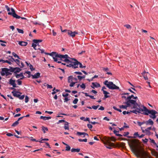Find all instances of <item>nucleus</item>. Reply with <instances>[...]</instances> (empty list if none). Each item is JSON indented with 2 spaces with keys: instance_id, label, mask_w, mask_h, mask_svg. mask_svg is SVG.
Returning a JSON list of instances; mask_svg holds the SVG:
<instances>
[{
  "instance_id": "a18cd8bd",
  "label": "nucleus",
  "mask_w": 158,
  "mask_h": 158,
  "mask_svg": "<svg viewBox=\"0 0 158 158\" xmlns=\"http://www.w3.org/2000/svg\"><path fill=\"white\" fill-rule=\"evenodd\" d=\"M63 58L64 59H66V58H69L70 59H71L72 58H70V57H69L68 56V55L67 54H65L64 55H63Z\"/></svg>"
},
{
  "instance_id": "6ab92c4d",
  "label": "nucleus",
  "mask_w": 158,
  "mask_h": 158,
  "mask_svg": "<svg viewBox=\"0 0 158 158\" xmlns=\"http://www.w3.org/2000/svg\"><path fill=\"white\" fill-rule=\"evenodd\" d=\"M40 119H43L44 120H46L51 119V117L50 116L47 117L42 116L40 117Z\"/></svg>"
},
{
  "instance_id": "4468645a",
  "label": "nucleus",
  "mask_w": 158,
  "mask_h": 158,
  "mask_svg": "<svg viewBox=\"0 0 158 158\" xmlns=\"http://www.w3.org/2000/svg\"><path fill=\"white\" fill-rule=\"evenodd\" d=\"M40 73L38 72L35 73L34 75H31L32 79H37L40 77Z\"/></svg>"
},
{
  "instance_id": "393cba45",
  "label": "nucleus",
  "mask_w": 158,
  "mask_h": 158,
  "mask_svg": "<svg viewBox=\"0 0 158 158\" xmlns=\"http://www.w3.org/2000/svg\"><path fill=\"white\" fill-rule=\"evenodd\" d=\"M111 140L112 141H115L116 139L114 137H111L110 138H109L107 139H106V141H110Z\"/></svg>"
},
{
  "instance_id": "c85d7f7f",
  "label": "nucleus",
  "mask_w": 158,
  "mask_h": 158,
  "mask_svg": "<svg viewBox=\"0 0 158 158\" xmlns=\"http://www.w3.org/2000/svg\"><path fill=\"white\" fill-rule=\"evenodd\" d=\"M43 41L42 40H36V39H34L33 40V42L36 44L37 43H39V42H41Z\"/></svg>"
},
{
  "instance_id": "79ce46f5",
  "label": "nucleus",
  "mask_w": 158,
  "mask_h": 158,
  "mask_svg": "<svg viewBox=\"0 0 158 158\" xmlns=\"http://www.w3.org/2000/svg\"><path fill=\"white\" fill-rule=\"evenodd\" d=\"M99 105H98L97 106H92V109L94 110H96L99 107Z\"/></svg>"
},
{
  "instance_id": "774afa93",
  "label": "nucleus",
  "mask_w": 158,
  "mask_h": 158,
  "mask_svg": "<svg viewBox=\"0 0 158 158\" xmlns=\"http://www.w3.org/2000/svg\"><path fill=\"white\" fill-rule=\"evenodd\" d=\"M69 94L68 93H66V94H64V93H63L62 94V96L63 97H67V96L69 95Z\"/></svg>"
},
{
  "instance_id": "9d476101",
  "label": "nucleus",
  "mask_w": 158,
  "mask_h": 158,
  "mask_svg": "<svg viewBox=\"0 0 158 158\" xmlns=\"http://www.w3.org/2000/svg\"><path fill=\"white\" fill-rule=\"evenodd\" d=\"M8 71H9L8 68H2L1 69V71L0 72V74L2 76H6Z\"/></svg>"
},
{
  "instance_id": "f03ea898",
  "label": "nucleus",
  "mask_w": 158,
  "mask_h": 158,
  "mask_svg": "<svg viewBox=\"0 0 158 158\" xmlns=\"http://www.w3.org/2000/svg\"><path fill=\"white\" fill-rule=\"evenodd\" d=\"M136 108L135 110H131V113L137 114L138 113H141V112H146V109L147 108L143 105H141L138 104V105H136Z\"/></svg>"
},
{
  "instance_id": "3c124183",
  "label": "nucleus",
  "mask_w": 158,
  "mask_h": 158,
  "mask_svg": "<svg viewBox=\"0 0 158 158\" xmlns=\"http://www.w3.org/2000/svg\"><path fill=\"white\" fill-rule=\"evenodd\" d=\"M124 27H126L127 29H131V27L129 24H126L124 25Z\"/></svg>"
},
{
  "instance_id": "72a5a7b5",
  "label": "nucleus",
  "mask_w": 158,
  "mask_h": 158,
  "mask_svg": "<svg viewBox=\"0 0 158 158\" xmlns=\"http://www.w3.org/2000/svg\"><path fill=\"white\" fill-rule=\"evenodd\" d=\"M17 30L18 31V32L20 33L23 34L24 33V31L22 29H20L19 28H17Z\"/></svg>"
},
{
  "instance_id": "aec40b11",
  "label": "nucleus",
  "mask_w": 158,
  "mask_h": 158,
  "mask_svg": "<svg viewBox=\"0 0 158 158\" xmlns=\"http://www.w3.org/2000/svg\"><path fill=\"white\" fill-rule=\"evenodd\" d=\"M55 57L56 58V57H58L59 58H60V60H62V58H63V55H61L60 54H58L56 53V55H55Z\"/></svg>"
},
{
  "instance_id": "603ef678",
  "label": "nucleus",
  "mask_w": 158,
  "mask_h": 158,
  "mask_svg": "<svg viewBox=\"0 0 158 158\" xmlns=\"http://www.w3.org/2000/svg\"><path fill=\"white\" fill-rule=\"evenodd\" d=\"M66 121H65L64 120H59L58 122L57 123V124H58L60 123H63V122H64L65 123V122H66Z\"/></svg>"
},
{
  "instance_id": "9b49d317",
  "label": "nucleus",
  "mask_w": 158,
  "mask_h": 158,
  "mask_svg": "<svg viewBox=\"0 0 158 158\" xmlns=\"http://www.w3.org/2000/svg\"><path fill=\"white\" fill-rule=\"evenodd\" d=\"M12 94H13V95L15 97L19 98L20 96V95H21L22 93L17 91H15V90L11 92Z\"/></svg>"
},
{
  "instance_id": "0eeeda50",
  "label": "nucleus",
  "mask_w": 158,
  "mask_h": 158,
  "mask_svg": "<svg viewBox=\"0 0 158 158\" xmlns=\"http://www.w3.org/2000/svg\"><path fill=\"white\" fill-rule=\"evenodd\" d=\"M15 80H12V78L10 79L9 81V83L10 85H12L13 87H10V89L11 90H15L14 88L18 87L16 86V85L15 83Z\"/></svg>"
},
{
  "instance_id": "bb28decb",
  "label": "nucleus",
  "mask_w": 158,
  "mask_h": 158,
  "mask_svg": "<svg viewBox=\"0 0 158 158\" xmlns=\"http://www.w3.org/2000/svg\"><path fill=\"white\" fill-rule=\"evenodd\" d=\"M42 130L43 131L44 133H46V131H48V129L47 127L42 126Z\"/></svg>"
},
{
  "instance_id": "c756f323",
  "label": "nucleus",
  "mask_w": 158,
  "mask_h": 158,
  "mask_svg": "<svg viewBox=\"0 0 158 158\" xmlns=\"http://www.w3.org/2000/svg\"><path fill=\"white\" fill-rule=\"evenodd\" d=\"M73 76H70L68 77V82L70 83L72 81L73 79Z\"/></svg>"
},
{
  "instance_id": "69168bd1",
  "label": "nucleus",
  "mask_w": 158,
  "mask_h": 158,
  "mask_svg": "<svg viewBox=\"0 0 158 158\" xmlns=\"http://www.w3.org/2000/svg\"><path fill=\"white\" fill-rule=\"evenodd\" d=\"M87 126L88 128L89 129H91L93 127L90 124H88Z\"/></svg>"
},
{
  "instance_id": "cd10ccee",
  "label": "nucleus",
  "mask_w": 158,
  "mask_h": 158,
  "mask_svg": "<svg viewBox=\"0 0 158 158\" xmlns=\"http://www.w3.org/2000/svg\"><path fill=\"white\" fill-rule=\"evenodd\" d=\"M9 69H8L9 71L11 72L14 73V71H15V67L13 68L11 66H9Z\"/></svg>"
},
{
  "instance_id": "2eb2a0df",
  "label": "nucleus",
  "mask_w": 158,
  "mask_h": 158,
  "mask_svg": "<svg viewBox=\"0 0 158 158\" xmlns=\"http://www.w3.org/2000/svg\"><path fill=\"white\" fill-rule=\"evenodd\" d=\"M153 123V122L151 119H149L148 120L146 121L145 122V124L147 125L150 124V125H152Z\"/></svg>"
},
{
  "instance_id": "dca6fc26",
  "label": "nucleus",
  "mask_w": 158,
  "mask_h": 158,
  "mask_svg": "<svg viewBox=\"0 0 158 158\" xmlns=\"http://www.w3.org/2000/svg\"><path fill=\"white\" fill-rule=\"evenodd\" d=\"M124 103L126 104L127 105H120L119 106V108L120 109L123 108L126 109H127V107H129V106H128L127 103V102H124Z\"/></svg>"
},
{
  "instance_id": "052dcab7",
  "label": "nucleus",
  "mask_w": 158,
  "mask_h": 158,
  "mask_svg": "<svg viewBox=\"0 0 158 158\" xmlns=\"http://www.w3.org/2000/svg\"><path fill=\"white\" fill-rule=\"evenodd\" d=\"M134 96L133 95H131V96H129L127 97V99H131L132 98H133Z\"/></svg>"
},
{
  "instance_id": "1a4fd4ad",
  "label": "nucleus",
  "mask_w": 158,
  "mask_h": 158,
  "mask_svg": "<svg viewBox=\"0 0 158 158\" xmlns=\"http://www.w3.org/2000/svg\"><path fill=\"white\" fill-rule=\"evenodd\" d=\"M67 34L69 36L73 38L76 35L78 34V33L76 31L73 32L71 30H69L68 31Z\"/></svg>"
},
{
  "instance_id": "f704fd0d",
  "label": "nucleus",
  "mask_w": 158,
  "mask_h": 158,
  "mask_svg": "<svg viewBox=\"0 0 158 158\" xmlns=\"http://www.w3.org/2000/svg\"><path fill=\"white\" fill-rule=\"evenodd\" d=\"M78 65H79V67L80 68H85L86 66H83L82 65V64L80 63V62L78 61Z\"/></svg>"
},
{
  "instance_id": "49530a36",
  "label": "nucleus",
  "mask_w": 158,
  "mask_h": 158,
  "mask_svg": "<svg viewBox=\"0 0 158 158\" xmlns=\"http://www.w3.org/2000/svg\"><path fill=\"white\" fill-rule=\"evenodd\" d=\"M65 61H66V62L67 64H69V63H71L72 62V61L69 60L68 58L65 59Z\"/></svg>"
},
{
  "instance_id": "6e6d98bb",
  "label": "nucleus",
  "mask_w": 158,
  "mask_h": 158,
  "mask_svg": "<svg viewBox=\"0 0 158 158\" xmlns=\"http://www.w3.org/2000/svg\"><path fill=\"white\" fill-rule=\"evenodd\" d=\"M29 101V98L27 96H26L25 98V102L27 103Z\"/></svg>"
},
{
  "instance_id": "5fc2aeb1",
  "label": "nucleus",
  "mask_w": 158,
  "mask_h": 158,
  "mask_svg": "<svg viewBox=\"0 0 158 158\" xmlns=\"http://www.w3.org/2000/svg\"><path fill=\"white\" fill-rule=\"evenodd\" d=\"M20 77H21L20 78V79L21 80H23L25 78V77L23 75V73H21Z\"/></svg>"
},
{
  "instance_id": "37998d69",
  "label": "nucleus",
  "mask_w": 158,
  "mask_h": 158,
  "mask_svg": "<svg viewBox=\"0 0 158 158\" xmlns=\"http://www.w3.org/2000/svg\"><path fill=\"white\" fill-rule=\"evenodd\" d=\"M78 101V100L77 98H75L73 101V102L74 104H76L77 103Z\"/></svg>"
},
{
  "instance_id": "e433bc0d",
  "label": "nucleus",
  "mask_w": 158,
  "mask_h": 158,
  "mask_svg": "<svg viewBox=\"0 0 158 158\" xmlns=\"http://www.w3.org/2000/svg\"><path fill=\"white\" fill-rule=\"evenodd\" d=\"M21 79H18L17 81V82L18 83V84L19 85H22V81L20 80Z\"/></svg>"
},
{
  "instance_id": "423d86ee",
  "label": "nucleus",
  "mask_w": 158,
  "mask_h": 158,
  "mask_svg": "<svg viewBox=\"0 0 158 158\" xmlns=\"http://www.w3.org/2000/svg\"><path fill=\"white\" fill-rule=\"evenodd\" d=\"M126 102L129 107L131 106V104L133 105V107L131 108V109L136 108V105H138V103L136 102V101L134 100L127 99V101Z\"/></svg>"
},
{
  "instance_id": "de8ad7c7",
  "label": "nucleus",
  "mask_w": 158,
  "mask_h": 158,
  "mask_svg": "<svg viewBox=\"0 0 158 158\" xmlns=\"http://www.w3.org/2000/svg\"><path fill=\"white\" fill-rule=\"evenodd\" d=\"M80 87L81 88L84 89H85L86 87L85 84L83 83L81 85H80Z\"/></svg>"
},
{
  "instance_id": "4be33fe9",
  "label": "nucleus",
  "mask_w": 158,
  "mask_h": 158,
  "mask_svg": "<svg viewBox=\"0 0 158 158\" xmlns=\"http://www.w3.org/2000/svg\"><path fill=\"white\" fill-rule=\"evenodd\" d=\"M22 69L19 67H15V71H14V74H16L19 73Z\"/></svg>"
},
{
  "instance_id": "412c9836",
  "label": "nucleus",
  "mask_w": 158,
  "mask_h": 158,
  "mask_svg": "<svg viewBox=\"0 0 158 158\" xmlns=\"http://www.w3.org/2000/svg\"><path fill=\"white\" fill-rule=\"evenodd\" d=\"M82 93L85 94V95L86 97H89L91 98L92 99H95V98H94V96L92 95H89L88 94V93H84V92H82Z\"/></svg>"
},
{
  "instance_id": "f3484780",
  "label": "nucleus",
  "mask_w": 158,
  "mask_h": 158,
  "mask_svg": "<svg viewBox=\"0 0 158 158\" xmlns=\"http://www.w3.org/2000/svg\"><path fill=\"white\" fill-rule=\"evenodd\" d=\"M45 54L47 55H49L52 57L53 58V57H55V55H56V52H52L51 53H45Z\"/></svg>"
},
{
  "instance_id": "5701e85b",
  "label": "nucleus",
  "mask_w": 158,
  "mask_h": 158,
  "mask_svg": "<svg viewBox=\"0 0 158 158\" xmlns=\"http://www.w3.org/2000/svg\"><path fill=\"white\" fill-rule=\"evenodd\" d=\"M80 149L78 148H77V149L72 148L71 149V152H80Z\"/></svg>"
},
{
  "instance_id": "338daca9",
  "label": "nucleus",
  "mask_w": 158,
  "mask_h": 158,
  "mask_svg": "<svg viewBox=\"0 0 158 158\" xmlns=\"http://www.w3.org/2000/svg\"><path fill=\"white\" fill-rule=\"evenodd\" d=\"M103 70L107 72L109 70V69L108 68H102Z\"/></svg>"
},
{
  "instance_id": "2f4dec72",
  "label": "nucleus",
  "mask_w": 158,
  "mask_h": 158,
  "mask_svg": "<svg viewBox=\"0 0 158 158\" xmlns=\"http://www.w3.org/2000/svg\"><path fill=\"white\" fill-rule=\"evenodd\" d=\"M149 139L151 143H153L155 146H156V143L155 142V141L154 139L151 138H149Z\"/></svg>"
},
{
  "instance_id": "58836bf2",
  "label": "nucleus",
  "mask_w": 158,
  "mask_h": 158,
  "mask_svg": "<svg viewBox=\"0 0 158 158\" xmlns=\"http://www.w3.org/2000/svg\"><path fill=\"white\" fill-rule=\"evenodd\" d=\"M53 59H54V61L58 63L61 64V62L60 61H58V60L55 57H53Z\"/></svg>"
},
{
  "instance_id": "c03bdc74",
  "label": "nucleus",
  "mask_w": 158,
  "mask_h": 158,
  "mask_svg": "<svg viewBox=\"0 0 158 158\" xmlns=\"http://www.w3.org/2000/svg\"><path fill=\"white\" fill-rule=\"evenodd\" d=\"M30 67V69L31 70V71H34L35 70V68H33V67L32 65L31 64H30V65H29Z\"/></svg>"
},
{
  "instance_id": "0e129e2a",
  "label": "nucleus",
  "mask_w": 158,
  "mask_h": 158,
  "mask_svg": "<svg viewBox=\"0 0 158 158\" xmlns=\"http://www.w3.org/2000/svg\"><path fill=\"white\" fill-rule=\"evenodd\" d=\"M69 100H70V99H69L68 97H65L64 99V102H66Z\"/></svg>"
},
{
  "instance_id": "a19ab883",
  "label": "nucleus",
  "mask_w": 158,
  "mask_h": 158,
  "mask_svg": "<svg viewBox=\"0 0 158 158\" xmlns=\"http://www.w3.org/2000/svg\"><path fill=\"white\" fill-rule=\"evenodd\" d=\"M14 75L17 78H19L21 76V73L20 74H18L17 73L16 74H14Z\"/></svg>"
},
{
  "instance_id": "864d4df0",
  "label": "nucleus",
  "mask_w": 158,
  "mask_h": 158,
  "mask_svg": "<svg viewBox=\"0 0 158 158\" xmlns=\"http://www.w3.org/2000/svg\"><path fill=\"white\" fill-rule=\"evenodd\" d=\"M142 140L143 143H146L148 142V139L147 138H145L144 139H142Z\"/></svg>"
},
{
  "instance_id": "20e7f679",
  "label": "nucleus",
  "mask_w": 158,
  "mask_h": 158,
  "mask_svg": "<svg viewBox=\"0 0 158 158\" xmlns=\"http://www.w3.org/2000/svg\"><path fill=\"white\" fill-rule=\"evenodd\" d=\"M103 84L109 89H119V87L116 86L112 81H108L106 80L103 82Z\"/></svg>"
},
{
  "instance_id": "a211bd4d",
  "label": "nucleus",
  "mask_w": 158,
  "mask_h": 158,
  "mask_svg": "<svg viewBox=\"0 0 158 158\" xmlns=\"http://www.w3.org/2000/svg\"><path fill=\"white\" fill-rule=\"evenodd\" d=\"M18 44L19 45L22 46H26L27 44V42L22 41H19Z\"/></svg>"
},
{
  "instance_id": "680f3d73",
  "label": "nucleus",
  "mask_w": 158,
  "mask_h": 158,
  "mask_svg": "<svg viewBox=\"0 0 158 158\" xmlns=\"http://www.w3.org/2000/svg\"><path fill=\"white\" fill-rule=\"evenodd\" d=\"M24 97L25 95H23L22 96H21V95H20V96L18 98H19L20 100H22L24 98Z\"/></svg>"
},
{
  "instance_id": "473e14b6",
  "label": "nucleus",
  "mask_w": 158,
  "mask_h": 158,
  "mask_svg": "<svg viewBox=\"0 0 158 158\" xmlns=\"http://www.w3.org/2000/svg\"><path fill=\"white\" fill-rule=\"evenodd\" d=\"M78 140L79 142H86L87 141V139L86 138L84 139H78Z\"/></svg>"
},
{
  "instance_id": "39448f33",
  "label": "nucleus",
  "mask_w": 158,
  "mask_h": 158,
  "mask_svg": "<svg viewBox=\"0 0 158 158\" xmlns=\"http://www.w3.org/2000/svg\"><path fill=\"white\" fill-rule=\"evenodd\" d=\"M11 12H9L8 13V14L9 15H11L13 17L16 19H20L21 18L23 19H26L24 17H22L18 15L15 12V10L12 8H11Z\"/></svg>"
},
{
  "instance_id": "7ed1b4c3",
  "label": "nucleus",
  "mask_w": 158,
  "mask_h": 158,
  "mask_svg": "<svg viewBox=\"0 0 158 158\" xmlns=\"http://www.w3.org/2000/svg\"><path fill=\"white\" fill-rule=\"evenodd\" d=\"M146 112H143V113H141L146 115H148L149 114H150L151 115H149L150 117L153 119H154L156 118V114L157 113V112L156 111L152 109L150 110L148 109L147 110L146 109Z\"/></svg>"
},
{
  "instance_id": "c9c22d12",
  "label": "nucleus",
  "mask_w": 158,
  "mask_h": 158,
  "mask_svg": "<svg viewBox=\"0 0 158 158\" xmlns=\"http://www.w3.org/2000/svg\"><path fill=\"white\" fill-rule=\"evenodd\" d=\"M12 54L15 57H17L19 59H20L19 57L15 52H12Z\"/></svg>"
},
{
  "instance_id": "f8f14e48",
  "label": "nucleus",
  "mask_w": 158,
  "mask_h": 158,
  "mask_svg": "<svg viewBox=\"0 0 158 158\" xmlns=\"http://www.w3.org/2000/svg\"><path fill=\"white\" fill-rule=\"evenodd\" d=\"M92 85H91V87L93 89H94L95 87L98 88L100 87L99 84L97 82H92Z\"/></svg>"
},
{
  "instance_id": "a878e982",
  "label": "nucleus",
  "mask_w": 158,
  "mask_h": 158,
  "mask_svg": "<svg viewBox=\"0 0 158 158\" xmlns=\"http://www.w3.org/2000/svg\"><path fill=\"white\" fill-rule=\"evenodd\" d=\"M146 73H148V74H149L148 72H146L145 71H144L143 72L142 74L144 79L145 80H148V79L147 76L145 75Z\"/></svg>"
},
{
  "instance_id": "e2e57ef3",
  "label": "nucleus",
  "mask_w": 158,
  "mask_h": 158,
  "mask_svg": "<svg viewBox=\"0 0 158 158\" xmlns=\"http://www.w3.org/2000/svg\"><path fill=\"white\" fill-rule=\"evenodd\" d=\"M129 134V132L128 131L125 132H124V134L123 135L124 136H127V135Z\"/></svg>"
},
{
  "instance_id": "8fccbe9b",
  "label": "nucleus",
  "mask_w": 158,
  "mask_h": 158,
  "mask_svg": "<svg viewBox=\"0 0 158 158\" xmlns=\"http://www.w3.org/2000/svg\"><path fill=\"white\" fill-rule=\"evenodd\" d=\"M21 68H23L24 66V64L22 62H21V64H19V65Z\"/></svg>"
},
{
  "instance_id": "4d7b16f0",
  "label": "nucleus",
  "mask_w": 158,
  "mask_h": 158,
  "mask_svg": "<svg viewBox=\"0 0 158 158\" xmlns=\"http://www.w3.org/2000/svg\"><path fill=\"white\" fill-rule=\"evenodd\" d=\"M134 136H135V137H139V135L138 134V132H135L134 134Z\"/></svg>"
},
{
  "instance_id": "6e6552de",
  "label": "nucleus",
  "mask_w": 158,
  "mask_h": 158,
  "mask_svg": "<svg viewBox=\"0 0 158 158\" xmlns=\"http://www.w3.org/2000/svg\"><path fill=\"white\" fill-rule=\"evenodd\" d=\"M72 60H74V62L72 61V68L73 69H76L78 68V61L74 58L71 59Z\"/></svg>"
},
{
  "instance_id": "ea45409f",
  "label": "nucleus",
  "mask_w": 158,
  "mask_h": 158,
  "mask_svg": "<svg viewBox=\"0 0 158 158\" xmlns=\"http://www.w3.org/2000/svg\"><path fill=\"white\" fill-rule=\"evenodd\" d=\"M71 148L70 146H69L68 145H67L66 147V149L65 150V151H69L70 150Z\"/></svg>"
},
{
  "instance_id": "bf43d9fd",
  "label": "nucleus",
  "mask_w": 158,
  "mask_h": 158,
  "mask_svg": "<svg viewBox=\"0 0 158 158\" xmlns=\"http://www.w3.org/2000/svg\"><path fill=\"white\" fill-rule=\"evenodd\" d=\"M103 94L105 95H108L107 94H109L110 93L107 92L106 91H103Z\"/></svg>"
},
{
  "instance_id": "b1692460",
  "label": "nucleus",
  "mask_w": 158,
  "mask_h": 158,
  "mask_svg": "<svg viewBox=\"0 0 158 158\" xmlns=\"http://www.w3.org/2000/svg\"><path fill=\"white\" fill-rule=\"evenodd\" d=\"M69 123L68 122H66L64 124V129L65 130H69Z\"/></svg>"
},
{
  "instance_id": "ddd939ff",
  "label": "nucleus",
  "mask_w": 158,
  "mask_h": 158,
  "mask_svg": "<svg viewBox=\"0 0 158 158\" xmlns=\"http://www.w3.org/2000/svg\"><path fill=\"white\" fill-rule=\"evenodd\" d=\"M9 57H10V58H11V59H12V60H10V59H9V60L10 61H11L12 62H13L14 61L15 62H16V64L18 65H19V64H20V60L18 59H15L12 56H9Z\"/></svg>"
},
{
  "instance_id": "13d9d810",
  "label": "nucleus",
  "mask_w": 158,
  "mask_h": 158,
  "mask_svg": "<svg viewBox=\"0 0 158 158\" xmlns=\"http://www.w3.org/2000/svg\"><path fill=\"white\" fill-rule=\"evenodd\" d=\"M124 125L123 126V128H129V126L127 125V124L126 123H124Z\"/></svg>"
},
{
  "instance_id": "f257e3e1",
  "label": "nucleus",
  "mask_w": 158,
  "mask_h": 158,
  "mask_svg": "<svg viewBox=\"0 0 158 158\" xmlns=\"http://www.w3.org/2000/svg\"><path fill=\"white\" fill-rule=\"evenodd\" d=\"M139 143V141L138 139H134L132 140V144L129 143V146L131 150L134 152H136V156L137 157L141 158H147L149 157L148 155L144 149L142 148L140 151L137 150V146Z\"/></svg>"
},
{
  "instance_id": "7c9ffc66",
  "label": "nucleus",
  "mask_w": 158,
  "mask_h": 158,
  "mask_svg": "<svg viewBox=\"0 0 158 158\" xmlns=\"http://www.w3.org/2000/svg\"><path fill=\"white\" fill-rule=\"evenodd\" d=\"M19 124V122L18 121H16L15 122L13 123L11 125L12 127H15L17 126Z\"/></svg>"
},
{
  "instance_id": "09e8293b",
  "label": "nucleus",
  "mask_w": 158,
  "mask_h": 158,
  "mask_svg": "<svg viewBox=\"0 0 158 158\" xmlns=\"http://www.w3.org/2000/svg\"><path fill=\"white\" fill-rule=\"evenodd\" d=\"M70 83H71L69 85V86L71 87H72L75 84L76 82H71Z\"/></svg>"
},
{
  "instance_id": "4c0bfd02",
  "label": "nucleus",
  "mask_w": 158,
  "mask_h": 158,
  "mask_svg": "<svg viewBox=\"0 0 158 158\" xmlns=\"http://www.w3.org/2000/svg\"><path fill=\"white\" fill-rule=\"evenodd\" d=\"M76 134L77 135L80 136L81 135H84L85 134V132H81L78 131L77 132Z\"/></svg>"
}]
</instances>
